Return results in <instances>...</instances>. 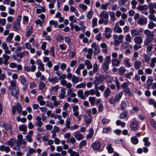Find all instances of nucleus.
<instances>
[{
  "instance_id": "1",
  "label": "nucleus",
  "mask_w": 156,
  "mask_h": 156,
  "mask_svg": "<svg viewBox=\"0 0 156 156\" xmlns=\"http://www.w3.org/2000/svg\"><path fill=\"white\" fill-rule=\"evenodd\" d=\"M144 33L146 35L145 40L144 41V46H147L151 42L154 37V32H151L149 30H145Z\"/></svg>"
},
{
  "instance_id": "2",
  "label": "nucleus",
  "mask_w": 156,
  "mask_h": 156,
  "mask_svg": "<svg viewBox=\"0 0 156 156\" xmlns=\"http://www.w3.org/2000/svg\"><path fill=\"white\" fill-rule=\"evenodd\" d=\"M17 138L18 139L16 141L17 146L13 148V149L16 151L20 150V146L22 144L25 145L27 144V142L25 140L23 139V136L21 134H19L17 136Z\"/></svg>"
},
{
  "instance_id": "3",
  "label": "nucleus",
  "mask_w": 156,
  "mask_h": 156,
  "mask_svg": "<svg viewBox=\"0 0 156 156\" xmlns=\"http://www.w3.org/2000/svg\"><path fill=\"white\" fill-rule=\"evenodd\" d=\"M113 37L114 39V44L115 46H118L119 44L122 43V40L124 38V36L122 34H120L119 35L116 34L113 35Z\"/></svg>"
},
{
  "instance_id": "4",
  "label": "nucleus",
  "mask_w": 156,
  "mask_h": 156,
  "mask_svg": "<svg viewBox=\"0 0 156 156\" xmlns=\"http://www.w3.org/2000/svg\"><path fill=\"white\" fill-rule=\"evenodd\" d=\"M111 57L109 56H107L105 60L102 65V68L105 72H107L109 68V65L111 63Z\"/></svg>"
},
{
  "instance_id": "5",
  "label": "nucleus",
  "mask_w": 156,
  "mask_h": 156,
  "mask_svg": "<svg viewBox=\"0 0 156 156\" xmlns=\"http://www.w3.org/2000/svg\"><path fill=\"white\" fill-rule=\"evenodd\" d=\"M122 92H119L116 94L114 98L112 97L109 100V101L111 104H114L115 103L119 102L122 95Z\"/></svg>"
},
{
  "instance_id": "6",
  "label": "nucleus",
  "mask_w": 156,
  "mask_h": 156,
  "mask_svg": "<svg viewBox=\"0 0 156 156\" xmlns=\"http://www.w3.org/2000/svg\"><path fill=\"white\" fill-rule=\"evenodd\" d=\"M112 30L110 28L106 27L105 29L103 35L106 39H108L112 36Z\"/></svg>"
},
{
  "instance_id": "7",
  "label": "nucleus",
  "mask_w": 156,
  "mask_h": 156,
  "mask_svg": "<svg viewBox=\"0 0 156 156\" xmlns=\"http://www.w3.org/2000/svg\"><path fill=\"white\" fill-rule=\"evenodd\" d=\"M91 47L94 49V55H97L100 52L101 50L98 45L95 43H93L91 44Z\"/></svg>"
},
{
  "instance_id": "8",
  "label": "nucleus",
  "mask_w": 156,
  "mask_h": 156,
  "mask_svg": "<svg viewBox=\"0 0 156 156\" xmlns=\"http://www.w3.org/2000/svg\"><path fill=\"white\" fill-rule=\"evenodd\" d=\"M16 110L19 113H20L22 111L21 105L19 103L17 104L16 106H14L12 107V113L13 115L15 114Z\"/></svg>"
},
{
  "instance_id": "9",
  "label": "nucleus",
  "mask_w": 156,
  "mask_h": 156,
  "mask_svg": "<svg viewBox=\"0 0 156 156\" xmlns=\"http://www.w3.org/2000/svg\"><path fill=\"white\" fill-rule=\"evenodd\" d=\"M150 14L148 16L149 19L151 20L156 22V18L154 14L156 12V11H152L149 10Z\"/></svg>"
},
{
  "instance_id": "10",
  "label": "nucleus",
  "mask_w": 156,
  "mask_h": 156,
  "mask_svg": "<svg viewBox=\"0 0 156 156\" xmlns=\"http://www.w3.org/2000/svg\"><path fill=\"white\" fill-rule=\"evenodd\" d=\"M16 141L15 139L11 138L9 140L6 141L5 144L10 147H12L16 144Z\"/></svg>"
},
{
  "instance_id": "11",
  "label": "nucleus",
  "mask_w": 156,
  "mask_h": 156,
  "mask_svg": "<svg viewBox=\"0 0 156 156\" xmlns=\"http://www.w3.org/2000/svg\"><path fill=\"white\" fill-rule=\"evenodd\" d=\"M36 122L35 124V126L38 127H41L43 124L41 121V118L40 116H37L36 118Z\"/></svg>"
},
{
  "instance_id": "12",
  "label": "nucleus",
  "mask_w": 156,
  "mask_h": 156,
  "mask_svg": "<svg viewBox=\"0 0 156 156\" xmlns=\"http://www.w3.org/2000/svg\"><path fill=\"white\" fill-rule=\"evenodd\" d=\"M147 18L143 17L139 19L138 21V24L140 25H145L147 24Z\"/></svg>"
},
{
  "instance_id": "13",
  "label": "nucleus",
  "mask_w": 156,
  "mask_h": 156,
  "mask_svg": "<svg viewBox=\"0 0 156 156\" xmlns=\"http://www.w3.org/2000/svg\"><path fill=\"white\" fill-rule=\"evenodd\" d=\"M74 136L78 140H80L84 138L83 135L80 133V131H77L74 133Z\"/></svg>"
},
{
  "instance_id": "14",
  "label": "nucleus",
  "mask_w": 156,
  "mask_h": 156,
  "mask_svg": "<svg viewBox=\"0 0 156 156\" xmlns=\"http://www.w3.org/2000/svg\"><path fill=\"white\" fill-rule=\"evenodd\" d=\"M10 85L9 87V89L11 90L17 88L16 86V80H12L9 81Z\"/></svg>"
},
{
  "instance_id": "15",
  "label": "nucleus",
  "mask_w": 156,
  "mask_h": 156,
  "mask_svg": "<svg viewBox=\"0 0 156 156\" xmlns=\"http://www.w3.org/2000/svg\"><path fill=\"white\" fill-rule=\"evenodd\" d=\"M100 17L101 19H107L108 18V14L107 12L105 11H102L100 14Z\"/></svg>"
},
{
  "instance_id": "16",
  "label": "nucleus",
  "mask_w": 156,
  "mask_h": 156,
  "mask_svg": "<svg viewBox=\"0 0 156 156\" xmlns=\"http://www.w3.org/2000/svg\"><path fill=\"white\" fill-rule=\"evenodd\" d=\"M67 94L71 98H74L76 96V94L74 92V90L72 88L68 90Z\"/></svg>"
},
{
  "instance_id": "17",
  "label": "nucleus",
  "mask_w": 156,
  "mask_h": 156,
  "mask_svg": "<svg viewBox=\"0 0 156 156\" xmlns=\"http://www.w3.org/2000/svg\"><path fill=\"white\" fill-rule=\"evenodd\" d=\"M0 151H5V153H7L10 151V149L9 147L2 145L0 146Z\"/></svg>"
},
{
  "instance_id": "18",
  "label": "nucleus",
  "mask_w": 156,
  "mask_h": 156,
  "mask_svg": "<svg viewBox=\"0 0 156 156\" xmlns=\"http://www.w3.org/2000/svg\"><path fill=\"white\" fill-rule=\"evenodd\" d=\"M135 43L137 44H140L142 43L143 39L140 36H138L136 37L134 39Z\"/></svg>"
},
{
  "instance_id": "19",
  "label": "nucleus",
  "mask_w": 156,
  "mask_h": 156,
  "mask_svg": "<svg viewBox=\"0 0 156 156\" xmlns=\"http://www.w3.org/2000/svg\"><path fill=\"white\" fill-rule=\"evenodd\" d=\"M95 91L93 89H91L89 90L90 94L93 95L95 94L96 96L97 97H99L100 96V93L97 89H95Z\"/></svg>"
},
{
  "instance_id": "20",
  "label": "nucleus",
  "mask_w": 156,
  "mask_h": 156,
  "mask_svg": "<svg viewBox=\"0 0 156 156\" xmlns=\"http://www.w3.org/2000/svg\"><path fill=\"white\" fill-rule=\"evenodd\" d=\"M2 57L4 58V64L6 66L9 63L8 61L10 58V56L6 54H3Z\"/></svg>"
},
{
  "instance_id": "21",
  "label": "nucleus",
  "mask_w": 156,
  "mask_h": 156,
  "mask_svg": "<svg viewBox=\"0 0 156 156\" xmlns=\"http://www.w3.org/2000/svg\"><path fill=\"white\" fill-rule=\"evenodd\" d=\"M73 112V114L74 116H77L79 115V112L78 110L79 108L77 105H74L72 107Z\"/></svg>"
},
{
  "instance_id": "22",
  "label": "nucleus",
  "mask_w": 156,
  "mask_h": 156,
  "mask_svg": "<svg viewBox=\"0 0 156 156\" xmlns=\"http://www.w3.org/2000/svg\"><path fill=\"white\" fill-rule=\"evenodd\" d=\"M138 122L136 121H133L130 124V128L132 130L135 131L137 129Z\"/></svg>"
},
{
  "instance_id": "23",
  "label": "nucleus",
  "mask_w": 156,
  "mask_h": 156,
  "mask_svg": "<svg viewBox=\"0 0 156 156\" xmlns=\"http://www.w3.org/2000/svg\"><path fill=\"white\" fill-rule=\"evenodd\" d=\"M142 64L141 62L139 61L136 60L134 62L133 66L134 68L136 70L139 69Z\"/></svg>"
},
{
  "instance_id": "24",
  "label": "nucleus",
  "mask_w": 156,
  "mask_h": 156,
  "mask_svg": "<svg viewBox=\"0 0 156 156\" xmlns=\"http://www.w3.org/2000/svg\"><path fill=\"white\" fill-rule=\"evenodd\" d=\"M153 82L152 77L151 76H149L148 77L147 80V88L149 89L150 87L153 84L152 83Z\"/></svg>"
},
{
  "instance_id": "25",
  "label": "nucleus",
  "mask_w": 156,
  "mask_h": 156,
  "mask_svg": "<svg viewBox=\"0 0 156 156\" xmlns=\"http://www.w3.org/2000/svg\"><path fill=\"white\" fill-rule=\"evenodd\" d=\"M118 73L120 76H122L126 72V69L123 66L120 67L118 69Z\"/></svg>"
},
{
  "instance_id": "26",
  "label": "nucleus",
  "mask_w": 156,
  "mask_h": 156,
  "mask_svg": "<svg viewBox=\"0 0 156 156\" xmlns=\"http://www.w3.org/2000/svg\"><path fill=\"white\" fill-rule=\"evenodd\" d=\"M113 30L115 33H121L122 32V29L119 26L117 23L114 27Z\"/></svg>"
},
{
  "instance_id": "27",
  "label": "nucleus",
  "mask_w": 156,
  "mask_h": 156,
  "mask_svg": "<svg viewBox=\"0 0 156 156\" xmlns=\"http://www.w3.org/2000/svg\"><path fill=\"white\" fill-rule=\"evenodd\" d=\"M101 146L100 143L98 141H95L94 142L92 145V147L95 150H98Z\"/></svg>"
},
{
  "instance_id": "28",
  "label": "nucleus",
  "mask_w": 156,
  "mask_h": 156,
  "mask_svg": "<svg viewBox=\"0 0 156 156\" xmlns=\"http://www.w3.org/2000/svg\"><path fill=\"white\" fill-rule=\"evenodd\" d=\"M109 14L110 17L111 23L112 22L114 23L116 20L115 12H109Z\"/></svg>"
},
{
  "instance_id": "29",
  "label": "nucleus",
  "mask_w": 156,
  "mask_h": 156,
  "mask_svg": "<svg viewBox=\"0 0 156 156\" xmlns=\"http://www.w3.org/2000/svg\"><path fill=\"white\" fill-rule=\"evenodd\" d=\"M20 81L21 83L24 85H27V79L25 77L23 76H20L19 78Z\"/></svg>"
},
{
  "instance_id": "30",
  "label": "nucleus",
  "mask_w": 156,
  "mask_h": 156,
  "mask_svg": "<svg viewBox=\"0 0 156 156\" xmlns=\"http://www.w3.org/2000/svg\"><path fill=\"white\" fill-rule=\"evenodd\" d=\"M19 129L21 131L23 132L24 133H23V134H26L27 131V126L25 125H20L19 126Z\"/></svg>"
},
{
  "instance_id": "31",
  "label": "nucleus",
  "mask_w": 156,
  "mask_h": 156,
  "mask_svg": "<svg viewBox=\"0 0 156 156\" xmlns=\"http://www.w3.org/2000/svg\"><path fill=\"white\" fill-rule=\"evenodd\" d=\"M29 55V52L27 51H22L17 55V56L20 58Z\"/></svg>"
},
{
  "instance_id": "32",
  "label": "nucleus",
  "mask_w": 156,
  "mask_h": 156,
  "mask_svg": "<svg viewBox=\"0 0 156 156\" xmlns=\"http://www.w3.org/2000/svg\"><path fill=\"white\" fill-rule=\"evenodd\" d=\"M10 90L11 94L14 97H16L19 93V90L17 88Z\"/></svg>"
},
{
  "instance_id": "33",
  "label": "nucleus",
  "mask_w": 156,
  "mask_h": 156,
  "mask_svg": "<svg viewBox=\"0 0 156 156\" xmlns=\"http://www.w3.org/2000/svg\"><path fill=\"white\" fill-rule=\"evenodd\" d=\"M43 97L41 95H39L38 97L37 98V101L39 102V104L41 105H45V101H43Z\"/></svg>"
},
{
  "instance_id": "34",
  "label": "nucleus",
  "mask_w": 156,
  "mask_h": 156,
  "mask_svg": "<svg viewBox=\"0 0 156 156\" xmlns=\"http://www.w3.org/2000/svg\"><path fill=\"white\" fill-rule=\"evenodd\" d=\"M68 152L70 154V156H79V152L73 151L71 149H69Z\"/></svg>"
},
{
  "instance_id": "35",
  "label": "nucleus",
  "mask_w": 156,
  "mask_h": 156,
  "mask_svg": "<svg viewBox=\"0 0 156 156\" xmlns=\"http://www.w3.org/2000/svg\"><path fill=\"white\" fill-rule=\"evenodd\" d=\"M123 63L128 67H130L132 66V64L129 62V60L128 58L124 59L123 61Z\"/></svg>"
},
{
  "instance_id": "36",
  "label": "nucleus",
  "mask_w": 156,
  "mask_h": 156,
  "mask_svg": "<svg viewBox=\"0 0 156 156\" xmlns=\"http://www.w3.org/2000/svg\"><path fill=\"white\" fill-rule=\"evenodd\" d=\"M77 94L79 98L81 99H84L85 98V97L83 94V92L82 90H80L77 92Z\"/></svg>"
},
{
  "instance_id": "37",
  "label": "nucleus",
  "mask_w": 156,
  "mask_h": 156,
  "mask_svg": "<svg viewBox=\"0 0 156 156\" xmlns=\"http://www.w3.org/2000/svg\"><path fill=\"white\" fill-rule=\"evenodd\" d=\"M14 34L13 33H10L9 34V36L6 39V41L7 42H11L12 38L13 37Z\"/></svg>"
},
{
  "instance_id": "38",
  "label": "nucleus",
  "mask_w": 156,
  "mask_h": 156,
  "mask_svg": "<svg viewBox=\"0 0 156 156\" xmlns=\"http://www.w3.org/2000/svg\"><path fill=\"white\" fill-rule=\"evenodd\" d=\"M131 33L132 37L139 35L140 33L137 29H134L131 31Z\"/></svg>"
},
{
  "instance_id": "39",
  "label": "nucleus",
  "mask_w": 156,
  "mask_h": 156,
  "mask_svg": "<svg viewBox=\"0 0 156 156\" xmlns=\"http://www.w3.org/2000/svg\"><path fill=\"white\" fill-rule=\"evenodd\" d=\"M147 9L148 6L146 5L139 6L137 8L138 10L141 12L144 10Z\"/></svg>"
},
{
  "instance_id": "40",
  "label": "nucleus",
  "mask_w": 156,
  "mask_h": 156,
  "mask_svg": "<svg viewBox=\"0 0 156 156\" xmlns=\"http://www.w3.org/2000/svg\"><path fill=\"white\" fill-rule=\"evenodd\" d=\"M153 47V45L152 44H151L148 45L147 48L146 52L148 55H151L152 53L151 52V51Z\"/></svg>"
},
{
  "instance_id": "41",
  "label": "nucleus",
  "mask_w": 156,
  "mask_h": 156,
  "mask_svg": "<svg viewBox=\"0 0 156 156\" xmlns=\"http://www.w3.org/2000/svg\"><path fill=\"white\" fill-rule=\"evenodd\" d=\"M148 8L149 10L152 11H156L154 9V8L156 10V3H151L148 5Z\"/></svg>"
},
{
  "instance_id": "42",
  "label": "nucleus",
  "mask_w": 156,
  "mask_h": 156,
  "mask_svg": "<svg viewBox=\"0 0 156 156\" xmlns=\"http://www.w3.org/2000/svg\"><path fill=\"white\" fill-rule=\"evenodd\" d=\"M112 64L115 66H118L120 64V61L117 59H114L112 61Z\"/></svg>"
},
{
  "instance_id": "43",
  "label": "nucleus",
  "mask_w": 156,
  "mask_h": 156,
  "mask_svg": "<svg viewBox=\"0 0 156 156\" xmlns=\"http://www.w3.org/2000/svg\"><path fill=\"white\" fill-rule=\"evenodd\" d=\"M48 80L49 82L52 83H57L58 81V79L56 76H55L52 78H51L49 77L48 78Z\"/></svg>"
},
{
  "instance_id": "44",
  "label": "nucleus",
  "mask_w": 156,
  "mask_h": 156,
  "mask_svg": "<svg viewBox=\"0 0 156 156\" xmlns=\"http://www.w3.org/2000/svg\"><path fill=\"white\" fill-rule=\"evenodd\" d=\"M84 64L87 66V68L88 69H91L92 67V65L89 60H86L84 62Z\"/></svg>"
},
{
  "instance_id": "45",
  "label": "nucleus",
  "mask_w": 156,
  "mask_h": 156,
  "mask_svg": "<svg viewBox=\"0 0 156 156\" xmlns=\"http://www.w3.org/2000/svg\"><path fill=\"white\" fill-rule=\"evenodd\" d=\"M156 63V57L152 58L151 61L150 66L151 68H154L155 66V64Z\"/></svg>"
},
{
  "instance_id": "46",
  "label": "nucleus",
  "mask_w": 156,
  "mask_h": 156,
  "mask_svg": "<svg viewBox=\"0 0 156 156\" xmlns=\"http://www.w3.org/2000/svg\"><path fill=\"white\" fill-rule=\"evenodd\" d=\"M66 92L65 91L64 89H62L61 90L60 93L59 95V98L61 99H64L66 96L65 94Z\"/></svg>"
},
{
  "instance_id": "47",
  "label": "nucleus",
  "mask_w": 156,
  "mask_h": 156,
  "mask_svg": "<svg viewBox=\"0 0 156 156\" xmlns=\"http://www.w3.org/2000/svg\"><path fill=\"white\" fill-rule=\"evenodd\" d=\"M88 54L86 55L87 58L91 59V57L93 53V50L91 48H89L88 50Z\"/></svg>"
},
{
  "instance_id": "48",
  "label": "nucleus",
  "mask_w": 156,
  "mask_h": 156,
  "mask_svg": "<svg viewBox=\"0 0 156 156\" xmlns=\"http://www.w3.org/2000/svg\"><path fill=\"white\" fill-rule=\"evenodd\" d=\"M92 117L91 116L86 115L85 116V121L86 124H89L91 122Z\"/></svg>"
},
{
  "instance_id": "49",
  "label": "nucleus",
  "mask_w": 156,
  "mask_h": 156,
  "mask_svg": "<svg viewBox=\"0 0 156 156\" xmlns=\"http://www.w3.org/2000/svg\"><path fill=\"white\" fill-rule=\"evenodd\" d=\"M13 27L15 30H18L20 28V24L15 22L13 23Z\"/></svg>"
},
{
  "instance_id": "50",
  "label": "nucleus",
  "mask_w": 156,
  "mask_h": 156,
  "mask_svg": "<svg viewBox=\"0 0 156 156\" xmlns=\"http://www.w3.org/2000/svg\"><path fill=\"white\" fill-rule=\"evenodd\" d=\"M86 85V83L82 82L81 83L77 85L76 86V88H85Z\"/></svg>"
},
{
  "instance_id": "51",
  "label": "nucleus",
  "mask_w": 156,
  "mask_h": 156,
  "mask_svg": "<svg viewBox=\"0 0 156 156\" xmlns=\"http://www.w3.org/2000/svg\"><path fill=\"white\" fill-rule=\"evenodd\" d=\"M148 137H144L143 139V141L144 143V145L146 146L149 147L150 145V143L148 141Z\"/></svg>"
},
{
  "instance_id": "52",
  "label": "nucleus",
  "mask_w": 156,
  "mask_h": 156,
  "mask_svg": "<svg viewBox=\"0 0 156 156\" xmlns=\"http://www.w3.org/2000/svg\"><path fill=\"white\" fill-rule=\"evenodd\" d=\"M111 93V91L110 89L108 88H107L104 92V96L105 98L108 97Z\"/></svg>"
},
{
  "instance_id": "53",
  "label": "nucleus",
  "mask_w": 156,
  "mask_h": 156,
  "mask_svg": "<svg viewBox=\"0 0 156 156\" xmlns=\"http://www.w3.org/2000/svg\"><path fill=\"white\" fill-rule=\"evenodd\" d=\"M127 105V103L125 101H122L120 105L121 110H124L126 107Z\"/></svg>"
},
{
  "instance_id": "54",
  "label": "nucleus",
  "mask_w": 156,
  "mask_h": 156,
  "mask_svg": "<svg viewBox=\"0 0 156 156\" xmlns=\"http://www.w3.org/2000/svg\"><path fill=\"white\" fill-rule=\"evenodd\" d=\"M156 27V24L152 21L149 22L148 24V28L149 29H152Z\"/></svg>"
},
{
  "instance_id": "55",
  "label": "nucleus",
  "mask_w": 156,
  "mask_h": 156,
  "mask_svg": "<svg viewBox=\"0 0 156 156\" xmlns=\"http://www.w3.org/2000/svg\"><path fill=\"white\" fill-rule=\"evenodd\" d=\"M44 21L41 20L40 19L36 20L35 21V23L37 27H41L42 24L44 23Z\"/></svg>"
},
{
  "instance_id": "56",
  "label": "nucleus",
  "mask_w": 156,
  "mask_h": 156,
  "mask_svg": "<svg viewBox=\"0 0 156 156\" xmlns=\"http://www.w3.org/2000/svg\"><path fill=\"white\" fill-rule=\"evenodd\" d=\"M131 142L134 144H136L138 143V139L135 136L132 137L131 139Z\"/></svg>"
},
{
  "instance_id": "57",
  "label": "nucleus",
  "mask_w": 156,
  "mask_h": 156,
  "mask_svg": "<svg viewBox=\"0 0 156 156\" xmlns=\"http://www.w3.org/2000/svg\"><path fill=\"white\" fill-rule=\"evenodd\" d=\"M71 123L70 119V118H68L66 120V127L67 129H70V125Z\"/></svg>"
},
{
  "instance_id": "58",
  "label": "nucleus",
  "mask_w": 156,
  "mask_h": 156,
  "mask_svg": "<svg viewBox=\"0 0 156 156\" xmlns=\"http://www.w3.org/2000/svg\"><path fill=\"white\" fill-rule=\"evenodd\" d=\"M127 115V112L126 111H124L122 112L120 115L119 117L121 119H123L126 118Z\"/></svg>"
},
{
  "instance_id": "59",
  "label": "nucleus",
  "mask_w": 156,
  "mask_h": 156,
  "mask_svg": "<svg viewBox=\"0 0 156 156\" xmlns=\"http://www.w3.org/2000/svg\"><path fill=\"white\" fill-rule=\"evenodd\" d=\"M125 39L126 42H131L132 41V38L129 34H126L125 37Z\"/></svg>"
},
{
  "instance_id": "60",
  "label": "nucleus",
  "mask_w": 156,
  "mask_h": 156,
  "mask_svg": "<svg viewBox=\"0 0 156 156\" xmlns=\"http://www.w3.org/2000/svg\"><path fill=\"white\" fill-rule=\"evenodd\" d=\"M89 100L91 106H93L95 102V98L90 97L89 98Z\"/></svg>"
},
{
  "instance_id": "61",
  "label": "nucleus",
  "mask_w": 156,
  "mask_h": 156,
  "mask_svg": "<svg viewBox=\"0 0 156 156\" xmlns=\"http://www.w3.org/2000/svg\"><path fill=\"white\" fill-rule=\"evenodd\" d=\"M72 81L75 84H76L79 81V78L74 76L72 77Z\"/></svg>"
},
{
  "instance_id": "62",
  "label": "nucleus",
  "mask_w": 156,
  "mask_h": 156,
  "mask_svg": "<svg viewBox=\"0 0 156 156\" xmlns=\"http://www.w3.org/2000/svg\"><path fill=\"white\" fill-rule=\"evenodd\" d=\"M33 31L32 28L30 27L29 28L28 30L26 32V36L27 37H28L30 36L31 34Z\"/></svg>"
},
{
  "instance_id": "63",
  "label": "nucleus",
  "mask_w": 156,
  "mask_h": 156,
  "mask_svg": "<svg viewBox=\"0 0 156 156\" xmlns=\"http://www.w3.org/2000/svg\"><path fill=\"white\" fill-rule=\"evenodd\" d=\"M143 57L146 62L148 63L149 62L151 59V57L150 56L146 54H144L143 55Z\"/></svg>"
},
{
  "instance_id": "64",
  "label": "nucleus",
  "mask_w": 156,
  "mask_h": 156,
  "mask_svg": "<svg viewBox=\"0 0 156 156\" xmlns=\"http://www.w3.org/2000/svg\"><path fill=\"white\" fill-rule=\"evenodd\" d=\"M96 79L97 81L100 82H102L104 80V78L101 75H98V76L96 75Z\"/></svg>"
}]
</instances>
